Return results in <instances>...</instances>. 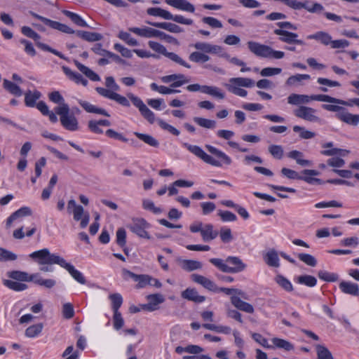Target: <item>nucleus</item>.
<instances>
[{
	"label": "nucleus",
	"mask_w": 359,
	"mask_h": 359,
	"mask_svg": "<svg viewBox=\"0 0 359 359\" xmlns=\"http://www.w3.org/2000/svg\"><path fill=\"white\" fill-rule=\"evenodd\" d=\"M184 147H185L191 153L196 156L197 157L200 158L201 160H203L206 163H208L211 165L215 166V167H221L222 165V163L225 165H230L232 162L231 158L227 156L225 153L223 151L219 150L218 149L209 145L206 144L205 148L208 149V151L211 153L212 154L215 155L217 158L221 159V161H217L215 159L211 156L207 154L200 147L197 145H191L189 143H184Z\"/></svg>",
	"instance_id": "1"
},
{
	"label": "nucleus",
	"mask_w": 359,
	"mask_h": 359,
	"mask_svg": "<svg viewBox=\"0 0 359 359\" xmlns=\"http://www.w3.org/2000/svg\"><path fill=\"white\" fill-rule=\"evenodd\" d=\"M105 86L107 88L97 87L95 90L101 96L114 100L123 107L130 106L129 100L124 96L117 93L116 91L120 90L119 86L115 82L114 77L107 76L105 79Z\"/></svg>",
	"instance_id": "2"
},
{
	"label": "nucleus",
	"mask_w": 359,
	"mask_h": 359,
	"mask_svg": "<svg viewBox=\"0 0 359 359\" xmlns=\"http://www.w3.org/2000/svg\"><path fill=\"white\" fill-rule=\"evenodd\" d=\"M279 29H276L273 33L279 36V40L285 43L290 45L305 46L304 41L298 39V34L294 32H289V29L297 30V27L294 24L287 22H278L276 23Z\"/></svg>",
	"instance_id": "3"
},
{
	"label": "nucleus",
	"mask_w": 359,
	"mask_h": 359,
	"mask_svg": "<svg viewBox=\"0 0 359 359\" xmlns=\"http://www.w3.org/2000/svg\"><path fill=\"white\" fill-rule=\"evenodd\" d=\"M210 262L224 273H240L247 267L239 257L234 256L228 257L225 261L219 258H212Z\"/></svg>",
	"instance_id": "4"
},
{
	"label": "nucleus",
	"mask_w": 359,
	"mask_h": 359,
	"mask_svg": "<svg viewBox=\"0 0 359 359\" xmlns=\"http://www.w3.org/2000/svg\"><path fill=\"white\" fill-rule=\"evenodd\" d=\"M8 276L18 281L34 282L35 284L48 289L53 287L56 284L53 279H43L39 273L29 275L24 271H12L8 273Z\"/></svg>",
	"instance_id": "5"
},
{
	"label": "nucleus",
	"mask_w": 359,
	"mask_h": 359,
	"mask_svg": "<svg viewBox=\"0 0 359 359\" xmlns=\"http://www.w3.org/2000/svg\"><path fill=\"white\" fill-rule=\"evenodd\" d=\"M322 107L327 111L336 112L335 117L347 125L357 126L359 124V114H353L343 107L336 104H323Z\"/></svg>",
	"instance_id": "6"
},
{
	"label": "nucleus",
	"mask_w": 359,
	"mask_h": 359,
	"mask_svg": "<svg viewBox=\"0 0 359 359\" xmlns=\"http://www.w3.org/2000/svg\"><path fill=\"white\" fill-rule=\"evenodd\" d=\"M55 112L60 116L61 125L67 130L76 131L79 130V122L74 114H69L68 104L59 106L55 109Z\"/></svg>",
	"instance_id": "7"
},
{
	"label": "nucleus",
	"mask_w": 359,
	"mask_h": 359,
	"mask_svg": "<svg viewBox=\"0 0 359 359\" xmlns=\"http://www.w3.org/2000/svg\"><path fill=\"white\" fill-rule=\"evenodd\" d=\"M29 257L34 260H37L38 264L41 265L56 264L60 266L63 260V258L59 255L51 254L47 248L33 252L29 255Z\"/></svg>",
	"instance_id": "8"
},
{
	"label": "nucleus",
	"mask_w": 359,
	"mask_h": 359,
	"mask_svg": "<svg viewBox=\"0 0 359 359\" xmlns=\"http://www.w3.org/2000/svg\"><path fill=\"white\" fill-rule=\"evenodd\" d=\"M147 13L151 16L161 17L165 20H171L177 23L191 25L193 24L191 19L184 18L182 15H173L169 11L159 7L149 8Z\"/></svg>",
	"instance_id": "9"
},
{
	"label": "nucleus",
	"mask_w": 359,
	"mask_h": 359,
	"mask_svg": "<svg viewBox=\"0 0 359 359\" xmlns=\"http://www.w3.org/2000/svg\"><path fill=\"white\" fill-rule=\"evenodd\" d=\"M21 32L25 36L34 40L36 42V46L38 48H39L40 49H41L44 51H48V52L52 53L53 54L58 56L59 57H60L63 60H67V57L60 52L57 51L55 49L52 48L47 44L40 42L39 41V39H41L40 35L38 33H36L34 30H33L31 27H27V26H23L21 28Z\"/></svg>",
	"instance_id": "10"
},
{
	"label": "nucleus",
	"mask_w": 359,
	"mask_h": 359,
	"mask_svg": "<svg viewBox=\"0 0 359 359\" xmlns=\"http://www.w3.org/2000/svg\"><path fill=\"white\" fill-rule=\"evenodd\" d=\"M282 3L292 9L300 10L304 8L312 13L321 12L324 10L323 6L320 4L314 3L312 5H310V2L309 1L301 2L297 0H282Z\"/></svg>",
	"instance_id": "11"
},
{
	"label": "nucleus",
	"mask_w": 359,
	"mask_h": 359,
	"mask_svg": "<svg viewBox=\"0 0 359 359\" xmlns=\"http://www.w3.org/2000/svg\"><path fill=\"white\" fill-rule=\"evenodd\" d=\"M128 98L132 102L133 104L136 107L141 115L150 123L155 121V114L151 111L144 102L137 96L129 93L127 94Z\"/></svg>",
	"instance_id": "12"
},
{
	"label": "nucleus",
	"mask_w": 359,
	"mask_h": 359,
	"mask_svg": "<svg viewBox=\"0 0 359 359\" xmlns=\"http://www.w3.org/2000/svg\"><path fill=\"white\" fill-rule=\"evenodd\" d=\"M187 90L189 92L200 91L219 100H222L225 97L224 93L218 87L212 86H201L198 83H194L187 86Z\"/></svg>",
	"instance_id": "13"
},
{
	"label": "nucleus",
	"mask_w": 359,
	"mask_h": 359,
	"mask_svg": "<svg viewBox=\"0 0 359 359\" xmlns=\"http://www.w3.org/2000/svg\"><path fill=\"white\" fill-rule=\"evenodd\" d=\"M128 228L140 238L150 239L151 237L147 231L149 228V224L143 218L133 219L132 222L128 225Z\"/></svg>",
	"instance_id": "14"
},
{
	"label": "nucleus",
	"mask_w": 359,
	"mask_h": 359,
	"mask_svg": "<svg viewBox=\"0 0 359 359\" xmlns=\"http://www.w3.org/2000/svg\"><path fill=\"white\" fill-rule=\"evenodd\" d=\"M30 13L34 18L41 20L46 25H47L54 29L59 30V31H60L63 33H66V34H74V32H75V31L73 29H72L70 27L67 26V25L60 23L57 21L51 20L45 17L39 15L34 12H31Z\"/></svg>",
	"instance_id": "15"
},
{
	"label": "nucleus",
	"mask_w": 359,
	"mask_h": 359,
	"mask_svg": "<svg viewBox=\"0 0 359 359\" xmlns=\"http://www.w3.org/2000/svg\"><path fill=\"white\" fill-rule=\"evenodd\" d=\"M316 113L315 109L306 106H299L294 110V114L297 117L310 122L320 121V118L316 115Z\"/></svg>",
	"instance_id": "16"
},
{
	"label": "nucleus",
	"mask_w": 359,
	"mask_h": 359,
	"mask_svg": "<svg viewBox=\"0 0 359 359\" xmlns=\"http://www.w3.org/2000/svg\"><path fill=\"white\" fill-rule=\"evenodd\" d=\"M247 44L249 50L255 55L262 57H269L270 46L252 41H248Z\"/></svg>",
	"instance_id": "17"
},
{
	"label": "nucleus",
	"mask_w": 359,
	"mask_h": 359,
	"mask_svg": "<svg viewBox=\"0 0 359 359\" xmlns=\"http://www.w3.org/2000/svg\"><path fill=\"white\" fill-rule=\"evenodd\" d=\"M147 299L149 300V303L142 304L141 307L142 309L148 311H156L158 309V305L165 301L163 296L161 294H149L147 296Z\"/></svg>",
	"instance_id": "18"
},
{
	"label": "nucleus",
	"mask_w": 359,
	"mask_h": 359,
	"mask_svg": "<svg viewBox=\"0 0 359 359\" xmlns=\"http://www.w3.org/2000/svg\"><path fill=\"white\" fill-rule=\"evenodd\" d=\"M123 273L124 275H128L135 281L138 283L137 288H143L151 283V276L149 275H137L126 269H123Z\"/></svg>",
	"instance_id": "19"
},
{
	"label": "nucleus",
	"mask_w": 359,
	"mask_h": 359,
	"mask_svg": "<svg viewBox=\"0 0 359 359\" xmlns=\"http://www.w3.org/2000/svg\"><path fill=\"white\" fill-rule=\"evenodd\" d=\"M162 81L164 83L173 81V83H171L170 87L177 88L189 83V79H187L182 74H174L162 77Z\"/></svg>",
	"instance_id": "20"
},
{
	"label": "nucleus",
	"mask_w": 359,
	"mask_h": 359,
	"mask_svg": "<svg viewBox=\"0 0 359 359\" xmlns=\"http://www.w3.org/2000/svg\"><path fill=\"white\" fill-rule=\"evenodd\" d=\"M191 279L194 282L201 285L204 288L210 291L217 292V286L216 285V284L210 279L202 275L193 273L191 275Z\"/></svg>",
	"instance_id": "21"
},
{
	"label": "nucleus",
	"mask_w": 359,
	"mask_h": 359,
	"mask_svg": "<svg viewBox=\"0 0 359 359\" xmlns=\"http://www.w3.org/2000/svg\"><path fill=\"white\" fill-rule=\"evenodd\" d=\"M165 2L168 5L182 11L189 13H194L195 11L194 6L187 0H165Z\"/></svg>",
	"instance_id": "22"
},
{
	"label": "nucleus",
	"mask_w": 359,
	"mask_h": 359,
	"mask_svg": "<svg viewBox=\"0 0 359 359\" xmlns=\"http://www.w3.org/2000/svg\"><path fill=\"white\" fill-rule=\"evenodd\" d=\"M176 262L183 270L188 272L201 269L203 266L201 262L193 259H184L181 257H177Z\"/></svg>",
	"instance_id": "23"
},
{
	"label": "nucleus",
	"mask_w": 359,
	"mask_h": 359,
	"mask_svg": "<svg viewBox=\"0 0 359 359\" xmlns=\"http://www.w3.org/2000/svg\"><path fill=\"white\" fill-rule=\"evenodd\" d=\"M60 266L65 269L72 276V278L80 284L84 285L86 283V280L83 275L78 270H76L73 265L67 263L64 259Z\"/></svg>",
	"instance_id": "24"
},
{
	"label": "nucleus",
	"mask_w": 359,
	"mask_h": 359,
	"mask_svg": "<svg viewBox=\"0 0 359 359\" xmlns=\"http://www.w3.org/2000/svg\"><path fill=\"white\" fill-rule=\"evenodd\" d=\"M32 210L27 206L22 207L21 208L18 209V210L12 213L11 216L8 217V219H6V229H9L12 226L13 222L17 219H20L26 216H29L32 215Z\"/></svg>",
	"instance_id": "25"
},
{
	"label": "nucleus",
	"mask_w": 359,
	"mask_h": 359,
	"mask_svg": "<svg viewBox=\"0 0 359 359\" xmlns=\"http://www.w3.org/2000/svg\"><path fill=\"white\" fill-rule=\"evenodd\" d=\"M231 303L238 310L244 311L247 313H253L255 311L253 306L246 302L243 301L240 297L232 295L231 297Z\"/></svg>",
	"instance_id": "26"
},
{
	"label": "nucleus",
	"mask_w": 359,
	"mask_h": 359,
	"mask_svg": "<svg viewBox=\"0 0 359 359\" xmlns=\"http://www.w3.org/2000/svg\"><path fill=\"white\" fill-rule=\"evenodd\" d=\"M193 46L202 53H219L222 51L221 46L217 45H212L205 42H197Z\"/></svg>",
	"instance_id": "27"
},
{
	"label": "nucleus",
	"mask_w": 359,
	"mask_h": 359,
	"mask_svg": "<svg viewBox=\"0 0 359 359\" xmlns=\"http://www.w3.org/2000/svg\"><path fill=\"white\" fill-rule=\"evenodd\" d=\"M181 296L183 299L194 302L196 303H201L205 300V297L202 295H199L196 290L194 288H187L184 290Z\"/></svg>",
	"instance_id": "28"
},
{
	"label": "nucleus",
	"mask_w": 359,
	"mask_h": 359,
	"mask_svg": "<svg viewBox=\"0 0 359 359\" xmlns=\"http://www.w3.org/2000/svg\"><path fill=\"white\" fill-rule=\"evenodd\" d=\"M339 289L342 292L353 296L359 295V285L357 283L341 281L339 285Z\"/></svg>",
	"instance_id": "29"
},
{
	"label": "nucleus",
	"mask_w": 359,
	"mask_h": 359,
	"mask_svg": "<svg viewBox=\"0 0 359 359\" xmlns=\"http://www.w3.org/2000/svg\"><path fill=\"white\" fill-rule=\"evenodd\" d=\"M63 72L69 77V79L76 83H81L83 86L88 85V80L84 79L81 74L76 72H73L68 67H62Z\"/></svg>",
	"instance_id": "30"
},
{
	"label": "nucleus",
	"mask_w": 359,
	"mask_h": 359,
	"mask_svg": "<svg viewBox=\"0 0 359 359\" xmlns=\"http://www.w3.org/2000/svg\"><path fill=\"white\" fill-rule=\"evenodd\" d=\"M79 104L88 113L101 114L109 117L110 114L104 109L97 107L87 101L79 100Z\"/></svg>",
	"instance_id": "31"
},
{
	"label": "nucleus",
	"mask_w": 359,
	"mask_h": 359,
	"mask_svg": "<svg viewBox=\"0 0 359 359\" xmlns=\"http://www.w3.org/2000/svg\"><path fill=\"white\" fill-rule=\"evenodd\" d=\"M201 235L203 241L209 242L217 236L218 232L213 229L212 224H206L204 225Z\"/></svg>",
	"instance_id": "32"
},
{
	"label": "nucleus",
	"mask_w": 359,
	"mask_h": 359,
	"mask_svg": "<svg viewBox=\"0 0 359 359\" xmlns=\"http://www.w3.org/2000/svg\"><path fill=\"white\" fill-rule=\"evenodd\" d=\"M310 102V95L292 93L287 97V103L292 105H300Z\"/></svg>",
	"instance_id": "33"
},
{
	"label": "nucleus",
	"mask_w": 359,
	"mask_h": 359,
	"mask_svg": "<svg viewBox=\"0 0 359 359\" xmlns=\"http://www.w3.org/2000/svg\"><path fill=\"white\" fill-rule=\"evenodd\" d=\"M74 64L76 67L91 81H99L100 80V76L88 67L77 60H74Z\"/></svg>",
	"instance_id": "34"
},
{
	"label": "nucleus",
	"mask_w": 359,
	"mask_h": 359,
	"mask_svg": "<svg viewBox=\"0 0 359 359\" xmlns=\"http://www.w3.org/2000/svg\"><path fill=\"white\" fill-rule=\"evenodd\" d=\"M41 96V93L38 90H27L25 93V103L27 107H35L36 102Z\"/></svg>",
	"instance_id": "35"
},
{
	"label": "nucleus",
	"mask_w": 359,
	"mask_h": 359,
	"mask_svg": "<svg viewBox=\"0 0 359 359\" xmlns=\"http://www.w3.org/2000/svg\"><path fill=\"white\" fill-rule=\"evenodd\" d=\"M264 262L267 265L272 267L279 266V258L277 252L275 250H271L264 256Z\"/></svg>",
	"instance_id": "36"
},
{
	"label": "nucleus",
	"mask_w": 359,
	"mask_h": 359,
	"mask_svg": "<svg viewBox=\"0 0 359 359\" xmlns=\"http://www.w3.org/2000/svg\"><path fill=\"white\" fill-rule=\"evenodd\" d=\"M307 38L319 41L325 46L330 45L332 43V36L325 32H318L313 34L309 35Z\"/></svg>",
	"instance_id": "37"
},
{
	"label": "nucleus",
	"mask_w": 359,
	"mask_h": 359,
	"mask_svg": "<svg viewBox=\"0 0 359 359\" xmlns=\"http://www.w3.org/2000/svg\"><path fill=\"white\" fill-rule=\"evenodd\" d=\"M134 135L140 140L143 141L145 144L158 148L160 145L159 142L153 136L149 134L141 133L139 132H134Z\"/></svg>",
	"instance_id": "38"
},
{
	"label": "nucleus",
	"mask_w": 359,
	"mask_h": 359,
	"mask_svg": "<svg viewBox=\"0 0 359 359\" xmlns=\"http://www.w3.org/2000/svg\"><path fill=\"white\" fill-rule=\"evenodd\" d=\"M155 29L144 27L143 28L139 27H130L129 31L140 36L145 38H151L154 36Z\"/></svg>",
	"instance_id": "39"
},
{
	"label": "nucleus",
	"mask_w": 359,
	"mask_h": 359,
	"mask_svg": "<svg viewBox=\"0 0 359 359\" xmlns=\"http://www.w3.org/2000/svg\"><path fill=\"white\" fill-rule=\"evenodd\" d=\"M303 173L306 176H300L299 180H303L309 184H320L321 180L318 178L312 177V176H316L319 175V172L315 170H304Z\"/></svg>",
	"instance_id": "40"
},
{
	"label": "nucleus",
	"mask_w": 359,
	"mask_h": 359,
	"mask_svg": "<svg viewBox=\"0 0 359 359\" xmlns=\"http://www.w3.org/2000/svg\"><path fill=\"white\" fill-rule=\"evenodd\" d=\"M229 83L228 85H236L237 87L251 88L255 85V81L252 79L243 77L231 78Z\"/></svg>",
	"instance_id": "41"
},
{
	"label": "nucleus",
	"mask_w": 359,
	"mask_h": 359,
	"mask_svg": "<svg viewBox=\"0 0 359 359\" xmlns=\"http://www.w3.org/2000/svg\"><path fill=\"white\" fill-rule=\"evenodd\" d=\"M62 13L65 16L69 18L77 26L81 27H88L86 22L78 14L67 10L63 11Z\"/></svg>",
	"instance_id": "42"
},
{
	"label": "nucleus",
	"mask_w": 359,
	"mask_h": 359,
	"mask_svg": "<svg viewBox=\"0 0 359 359\" xmlns=\"http://www.w3.org/2000/svg\"><path fill=\"white\" fill-rule=\"evenodd\" d=\"M287 156L290 158L295 160L297 163L302 166H309L311 165L310 161L302 158L304 154L299 151L292 150L287 154Z\"/></svg>",
	"instance_id": "43"
},
{
	"label": "nucleus",
	"mask_w": 359,
	"mask_h": 359,
	"mask_svg": "<svg viewBox=\"0 0 359 359\" xmlns=\"http://www.w3.org/2000/svg\"><path fill=\"white\" fill-rule=\"evenodd\" d=\"M3 86L8 92L15 96L20 97L22 95V90L21 88L11 81L4 79Z\"/></svg>",
	"instance_id": "44"
},
{
	"label": "nucleus",
	"mask_w": 359,
	"mask_h": 359,
	"mask_svg": "<svg viewBox=\"0 0 359 359\" xmlns=\"http://www.w3.org/2000/svg\"><path fill=\"white\" fill-rule=\"evenodd\" d=\"M276 283L286 292H292L294 287L291 282L283 275H277L275 278Z\"/></svg>",
	"instance_id": "45"
},
{
	"label": "nucleus",
	"mask_w": 359,
	"mask_h": 359,
	"mask_svg": "<svg viewBox=\"0 0 359 359\" xmlns=\"http://www.w3.org/2000/svg\"><path fill=\"white\" fill-rule=\"evenodd\" d=\"M193 121L199 126L206 129H214L216 127V121L202 117H194Z\"/></svg>",
	"instance_id": "46"
},
{
	"label": "nucleus",
	"mask_w": 359,
	"mask_h": 359,
	"mask_svg": "<svg viewBox=\"0 0 359 359\" xmlns=\"http://www.w3.org/2000/svg\"><path fill=\"white\" fill-rule=\"evenodd\" d=\"M297 282L299 284L304 285L309 287H313L317 284V279L311 275H302L297 278Z\"/></svg>",
	"instance_id": "47"
},
{
	"label": "nucleus",
	"mask_w": 359,
	"mask_h": 359,
	"mask_svg": "<svg viewBox=\"0 0 359 359\" xmlns=\"http://www.w3.org/2000/svg\"><path fill=\"white\" fill-rule=\"evenodd\" d=\"M189 59L196 63H204L210 60V57L204 53L195 51L189 55Z\"/></svg>",
	"instance_id": "48"
},
{
	"label": "nucleus",
	"mask_w": 359,
	"mask_h": 359,
	"mask_svg": "<svg viewBox=\"0 0 359 359\" xmlns=\"http://www.w3.org/2000/svg\"><path fill=\"white\" fill-rule=\"evenodd\" d=\"M4 284L9 289L16 292L23 291L27 288V285L25 283L14 280H5Z\"/></svg>",
	"instance_id": "49"
},
{
	"label": "nucleus",
	"mask_w": 359,
	"mask_h": 359,
	"mask_svg": "<svg viewBox=\"0 0 359 359\" xmlns=\"http://www.w3.org/2000/svg\"><path fill=\"white\" fill-rule=\"evenodd\" d=\"M43 330V324L38 323L33 325L29 326L25 330V336L29 338H33L38 336Z\"/></svg>",
	"instance_id": "50"
},
{
	"label": "nucleus",
	"mask_w": 359,
	"mask_h": 359,
	"mask_svg": "<svg viewBox=\"0 0 359 359\" xmlns=\"http://www.w3.org/2000/svg\"><path fill=\"white\" fill-rule=\"evenodd\" d=\"M109 299L111 302V307L114 312L118 311V309L123 304L122 296L119 293H114L109 296Z\"/></svg>",
	"instance_id": "51"
},
{
	"label": "nucleus",
	"mask_w": 359,
	"mask_h": 359,
	"mask_svg": "<svg viewBox=\"0 0 359 359\" xmlns=\"http://www.w3.org/2000/svg\"><path fill=\"white\" fill-rule=\"evenodd\" d=\"M316 348L318 359H334L332 353L325 346L318 344Z\"/></svg>",
	"instance_id": "52"
},
{
	"label": "nucleus",
	"mask_w": 359,
	"mask_h": 359,
	"mask_svg": "<svg viewBox=\"0 0 359 359\" xmlns=\"http://www.w3.org/2000/svg\"><path fill=\"white\" fill-rule=\"evenodd\" d=\"M318 276L320 279L326 282H336L339 280L338 274L323 270H320L318 272Z\"/></svg>",
	"instance_id": "53"
},
{
	"label": "nucleus",
	"mask_w": 359,
	"mask_h": 359,
	"mask_svg": "<svg viewBox=\"0 0 359 359\" xmlns=\"http://www.w3.org/2000/svg\"><path fill=\"white\" fill-rule=\"evenodd\" d=\"M272 342L275 346L285 351H292L294 349V346L290 342L283 339L275 337L272 339Z\"/></svg>",
	"instance_id": "54"
},
{
	"label": "nucleus",
	"mask_w": 359,
	"mask_h": 359,
	"mask_svg": "<svg viewBox=\"0 0 359 359\" xmlns=\"http://www.w3.org/2000/svg\"><path fill=\"white\" fill-rule=\"evenodd\" d=\"M150 87L152 90L157 91L163 95H169L180 92L179 90L172 89L164 86H158L156 83H152Z\"/></svg>",
	"instance_id": "55"
},
{
	"label": "nucleus",
	"mask_w": 359,
	"mask_h": 359,
	"mask_svg": "<svg viewBox=\"0 0 359 359\" xmlns=\"http://www.w3.org/2000/svg\"><path fill=\"white\" fill-rule=\"evenodd\" d=\"M297 257L300 261H302V262H304V264L309 266L314 267L317 264L316 259L310 254L299 253L298 254Z\"/></svg>",
	"instance_id": "56"
},
{
	"label": "nucleus",
	"mask_w": 359,
	"mask_h": 359,
	"mask_svg": "<svg viewBox=\"0 0 359 359\" xmlns=\"http://www.w3.org/2000/svg\"><path fill=\"white\" fill-rule=\"evenodd\" d=\"M349 153V151L346 149H341L337 148H332L330 149L323 150L320 151V154L327 156H345Z\"/></svg>",
	"instance_id": "57"
},
{
	"label": "nucleus",
	"mask_w": 359,
	"mask_h": 359,
	"mask_svg": "<svg viewBox=\"0 0 359 359\" xmlns=\"http://www.w3.org/2000/svg\"><path fill=\"white\" fill-rule=\"evenodd\" d=\"M293 130L295 133H299V137L302 139L309 140L315 137L316 134L313 132L306 130L304 127L294 126Z\"/></svg>",
	"instance_id": "58"
},
{
	"label": "nucleus",
	"mask_w": 359,
	"mask_h": 359,
	"mask_svg": "<svg viewBox=\"0 0 359 359\" xmlns=\"http://www.w3.org/2000/svg\"><path fill=\"white\" fill-rule=\"evenodd\" d=\"M165 57L180 65H182L188 69L191 68L190 65H189L181 57H180L177 54H176L175 53L168 52L165 55Z\"/></svg>",
	"instance_id": "59"
},
{
	"label": "nucleus",
	"mask_w": 359,
	"mask_h": 359,
	"mask_svg": "<svg viewBox=\"0 0 359 359\" xmlns=\"http://www.w3.org/2000/svg\"><path fill=\"white\" fill-rule=\"evenodd\" d=\"M310 78L309 74H297L290 76L286 81V84L287 86H294L297 83L301 82L303 80H309Z\"/></svg>",
	"instance_id": "60"
},
{
	"label": "nucleus",
	"mask_w": 359,
	"mask_h": 359,
	"mask_svg": "<svg viewBox=\"0 0 359 359\" xmlns=\"http://www.w3.org/2000/svg\"><path fill=\"white\" fill-rule=\"evenodd\" d=\"M18 256L5 248H0V262L14 261Z\"/></svg>",
	"instance_id": "61"
},
{
	"label": "nucleus",
	"mask_w": 359,
	"mask_h": 359,
	"mask_svg": "<svg viewBox=\"0 0 359 359\" xmlns=\"http://www.w3.org/2000/svg\"><path fill=\"white\" fill-rule=\"evenodd\" d=\"M269 152L273 158L281 159L284 154V151L280 145L271 144L269 147Z\"/></svg>",
	"instance_id": "62"
},
{
	"label": "nucleus",
	"mask_w": 359,
	"mask_h": 359,
	"mask_svg": "<svg viewBox=\"0 0 359 359\" xmlns=\"http://www.w3.org/2000/svg\"><path fill=\"white\" fill-rule=\"evenodd\" d=\"M154 37H158L161 39L165 40L168 43H173L175 45H179V41H177V39L158 29L155 30Z\"/></svg>",
	"instance_id": "63"
},
{
	"label": "nucleus",
	"mask_w": 359,
	"mask_h": 359,
	"mask_svg": "<svg viewBox=\"0 0 359 359\" xmlns=\"http://www.w3.org/2000/svg\"><path fill=\"white\" fill-rule=\"evenodd\" d=\"M148 45L149 48L154 51L162 54L164 56H165L166 53H168L165 47L158 42L149 41L148 42Z\"/></svg>",
	"instance_id": "64"
}]
</instances>
